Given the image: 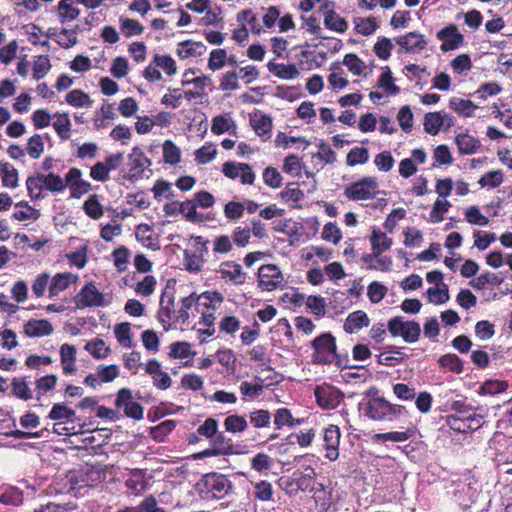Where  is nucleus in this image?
<instances>
[{
    "label": "nucleus",
    "instance_id": "nucleus-1",
    "mask_svg": "<svg viewBox=\"0 0 512 512\" xmlns=\"http://www.w3.org/2000/svg\"><path fill=\"white\" fill-rule=\"evenodd\" d=\"M404 411L405 408L403 406L391 404L383 397L370 399L366 407V415L377 421H393L401 416Z\"/></svg>",
    "mask_w": 512,
    "mask_h": 512
},
{
    "label": "nucleus",
    "instance_id": "nucleus-2",
    "mask_svg": "<svg viewBox=\"0 0 512 512\" xmlns=\"http://www.w3.org/2000/svg\"><path fill=\"white\" fill-rule=\"evenodd\" d=\"M387 328L392 336H401L407 343L417 342L421 334L418 322L405 320L402 316L391 318L387 323Z\"/></svg>",
    "mask_w": 512,
    "mask_h": 512
},
{
    "label": "nucleus",
    "instance_id": "nucleus-3",
    "mask_svg": "<svg viewBox=\"0 0 512 512\" xmlns=\"http://www.w3.org/2000/svg\"><path fill=\"white\" fill-rule=\"evenodd\" d=\"M314 349L313 360L316 363L328 364L336 360L335 338L327 333L315 338L312 341Z\"/></svg>",
    "mask_w": 512,
    "mask_h": 512
},
{
    "label": "nucleus",
    "instance_id": "nucleus-4",
    "mask_svg": "<svg viewBox=\"0 0 512 512\" xmlns=\"http://www.w3.org/2000/svg\"><path fill=\"white\" fill-rule=\"evenodd\" d=\"M378 183L373 177H364L345 188L344 195L353 201L373 199L377 193Z\"/></svg>",
    "mask_w": 512,
    "mask_h": 512
},
{
    "label": "nucleus",
    "instance_id": "nucleus-5",
    "mask_svg": "<svg viewBox=\"0 0 512 512\" xmlns=\"http://www.w3.org/2000/svg\"><path fill=\"white\" fill-rule=\"evenodd\" d=\"M73 302L77 309H85L87 307H103L108 305L104 295L96 288L93 282H88L77 293Z\"/></svg>",
    "mask_w": 512,
    "mask_h": 512
},
{
    "label": "nucleus",
    "instance_id": "nucleus-6",
    "mask_svg": "<svg viewBox=\"0 0 512 512\" xmlns=\"http://www.w3.org/2000/svg\"><path fill=\"white\" fill-rule=\"evenodd\" d=\"M314 394L318 405L327 410L338 407L344 398V394L339 389L327 384L317 386Z\"/></svg>",
    "mask_w": 512,
    "mask_h": 512
},
{
    "label": "nucleus",
    "instance_id": "nucleus-7",
    "mask_svg": "<svg viewBox=\"0 0 512 512\" xmlns=\"http://www.w3.org/2000/svg\"><path fill=\"white\" fill-rule=\"evenodd\" d=\"M202 485L214 498L221 499L232 489L231 481L224 475L210 473L204 476Z\"/></svg>",
    "mask_w": 512,
    "mask_h": 512
},
{
    "label": "nucleus",
    "instance_id": "nucleus-8",
    "mask_svg": "<svg viewBox=\"0 0 512 512\" xmlns=\"http://www.w3.org/2000/svg\"><path fill=\"white\" fill-rule=\"evenodd\" d=\"M283 275L276 265L267 264L259 268L258 287L263 291H273L280 287Z\"/></svg>",
    "mask_w": 512,
    "mask_h": 512
},
{
    "label": "nucleus",
    "instance_id": "nucleus-9",
    "mask_svg": "<svg viewBox=\"0 0 512 512\" xmlns=\"http://www.w3.org/2000/svg\"><path fill=\"white\" fill-rule=\"evenodd\" d=\"M115 404L117 407H124L126 416L136 420L143 418V407L132 401V394L128 388H122L118 391Z\"/></svg>",
    "mask_w": 512,
    "mask_h": 512
},
{
    "label": "nucleus",
    "instance_id": "nucleus-10",
    "mask_svg": "<svg viewBox=\"0 0 512 512\" xmlns=\"http://www.w3.org/2000/svg\"><path fill=\"white\" fill-rule=\"evenodd\" d=\"M437 38L443 43L441 50L447 52L459 47L463 42V35L458 32V28L451 24L437 33Z\"/></svg>",
    "mask_w": 512,
    "mask_h": 512
},
{
    "label": "nucleus",
    "instance_id": "nucleus-11",
    "mask_svg": "<svg viewBox=\"0 0 512 512\" xmlns=\"http://www.w3.org/2000/svg\"><path fill=\"white\" fill-rule=\"evenodd\" d=\"M340 436V429L336 425H329L324 431L326 457L331 461L336 460L339 456Z\"/></svg>",
    "mask_w": 512,
    "mask_h": 512
},
{
    "label": "nucleus",
    "instance_id": "nucleus-12",
    "mask_svg": "<svg viewBox=\"0 0 512 512\" xmlns=\"http://www.w3.org/2000/svg\"><path fill=\"white\" fill-rule=\"evenodd\" d=\"M53 332L51 323L46 319H30L24 325V333L28 337L48 336Z\"/></svg>",
    "mask_w": 512,
    "mask_h": 512
},
{
    "label": "nucleus",
    "instance_id": "nucleus-13",
    "mask_svg": "<svg viewBox=\"0 0 512 512\" xmlns=\"http://www.w3.org/2000/svg\"><path fill=\"white\" fill-rule=\"evenodd\" d=\"M395 42L406 52H414L415 50H423L427 42L424 36L417 32H410L404 36L395 38Z\"/></svg>",
    "mask_w": 512,
    "mask_h": 512
},
{
    "label": "nucleus",
    "instance_id": "nucleus-14",
    "mask_svg": "<svg viewBox=\"0 0 512 512\" xmlns=\"http://www.w3.org/2000/svg\"><path fill=\"white\" fill-rule=\"evenodd\" d=\"M130 161L131 177H141L144 169L151 166V161L148 159L140 148L134 147L128 156Z\"/></svg>",
    "mask_w": 512,
    "mask_h": 512
},
{
    "label": "nucleus",
    "instance_id": "nucleus-15",
    "mask_svg": "<svg viewBox=\"0 0 512 512\" xmlns=\"http://www.w3.org/2000/svg\"><path fill=\"white\" fill-rule=\"evenodd\" d=\"M219 273L222 278L229 279L236 285H241L245 281V273L241 265L232 261L223 262L220 265Z\"/></svg>",
    "mask_w": 512,
    "mask_h": 512
},
{
    "label": "nucleus",
    "instance_id": "nucleus-16",
    "mask_svg": "<svg viewBox=\"0 0 512 512\" xmlns=\"http://www.w3.org/2000/svg\"><path fill=\"white\" fill-rule=\"evenodd\" d=\"M368 325L369 318L367 314L362 310H357L347 316L344 323V330L347 333L352 334L359 331L363 327H367Z\"/></svg>",
    "mask_w": 512,
    "mask_h": 512
},
{
    "label": "nucleus",
    "instance_id": "nucleus-17",
    "mask_svg": "<svg viewBox=\"0 0 512 512\" xmlns=\"http://www.w3.org/2000/svg\"><path fill=\"white\" fill-rule=\"evenodd\" d=\"M214 453L219 455H232L237 454V446L232 443V440L226 437L222 432L217 433L211 439Z\"/></svg>",
    "mask_w": 512,
    "mask_h": 512
},
{
    "label": "nucleus",
    "instance_id": "nucleus-18",
    "mask_svg": "<svg viewBox=\"0 0 512 512\" xmlns=\"http://www.w3.org/2000/svg\"><path fill=\"white\" fill-rule=\"evenodd\" d=\"M77 279V275L69 272L56 274L49 286L50 296L58 295L61 291H64L70 283L76 282Z\"/></svg>",
    "mask_w": 512,
    "mask_h": 512
},
{
    "label": "nucleus",
    "instance_id": "nucleus-19",
    "mask_svg": "<svg viewBox=\"0 0 512 512\" xmlns=\"http://www.w3.org/2000/svg\"><path fill=\"white\" fill-rule=\"evenodd\" d=\"M206 51V46L202 42L187 40L178 44L177 55L180 58H189L201 56Z\"/></svg>",
    "mask_w": 512,
    "mask_h": 512
},
{
    "label": "nucleus",
    "instance_id": "nucleus-20",
    "mask_svg": "<svg viewBox=\"0 0 512 512\" xmlns=\"http://www.w3.org/2000/svg\"><path fill=\"white\" fill-rule=\"evenodd\" d=\"M408 356L397 346H388L386 351L378 355V363L385 366H393L401 363Z\"/></svg>",
    "mask_w": 512,
    "mask_h": 512
},
{
    "label": "nucleus",
    "instance_id": "nucleus-21",
    "mask_svg": "<svg viewBox=\"0 0 512 512\" xmlns=\"http://www.w3.org/2000/svg\"><path fill=\"white\" fill-rule=\"evenodd\" d=\"M267 68L272 74L285 80L295 79L300 74L295 65H285L270 61L267 64Z\"/></svg>",
    "mask_w": 512,
    "mask_h": 512
},
{
    "label": "nucleus",
    "instance_id": "nucleus-22",
    "mask_svg": "<svg viewBox=\"0 0 512 512\" xmlns=\"http://www.w3.org/2000/svg\"><path fill=\"white\" fill-rule=\"evenodd\" d=\"M372 250L376 256H380L381 253L390 249L392 245V239L387 237L384 232L379 229L373 228L372 235L370 237Z\"/></svg>",
    "mask_w": 512,
    "mask_h": 512
},
{
    "label": "nucleus",
    "instance_id": "nucleus-23",
    "mask_svg": "<svg viewBox=\"0 0 512 512\" xmlns=\"http://www.w3.org/2000/svg\"><path fill=\"white\" fill-rule=\"evenodd\" d=\"M324 25L328 29L339 33H344L348 28L347 21L334 10H328L324 13Z\"/></svg>",
    "mask_w": 512,
    "mask_h": 512
},
{
    "label": "nucleus",
    "instance_id": "nucleus-24",
    "mask_svg": "<svg viewBox=\"0 0 512 512\" xmlns=\"http://www.w3.org/2000/svg\"><path fill=\"white\" fill-rule=\"evenodd\" d=\"M0 176L5 187L16 188L18 186V171L12 164L1 162Z\"/></svg>",
    "mask_w": 512,
    "mask_h": 512
},
{
    "label": "nucleus",
    "instance_id": "nucleus-25",
    "mask_svg": "<svg viewBox=\"0 0 512 512\" xmlns=\"http://www.w3.org/2000/svg\"><path fill=\"white\" fill-rule=\"evenodd\" d=\"M26 187L32 200H39L45 197V195L42 193V190L45 188L42 173L29 176L26 180Z\"/></svg>",
    "mask_w": 512,
    "mask_h": 512
},
{
    "label": "nucleus",
    "instance_id": "nucleus-26",
    "mask_svg": "<svg viewBox=\"0 0 512 512\" xmlns=\"http://www.w3.org/2000/svg\"><path fill=\"white\" fill-rule=\"evenodd\" d=\"M449 107L463 117L472 116L477 106L470 100L453 97L450 99Z\"/></svg>",
    "mask_w": 512,
    "mask_h": 512
},
{
    "label": "nucleus",
    "instance_id": "nucleus-27",
    "mask_svg": "<svg viewBox=\"0 0 512 512\" xmlns=\"http://www.w3.org/2000/svg\"><path fill=\"white\" fill-rule=\"evenodd\" d=\"M443 125L445 117L440 112H430L424 117V130L431 135H436Z\"/></svg>",
    "mask_w": 512,
    "mask_h": 512
},
{
    "label": "nucleus",
    "instance_id": "nucleus-28",
    "mask_svg": "<svg viewBox=\"0 0 512 512\" xmlns=\"http://www.w3.org/2000/svg\"><path fill=\"white\" fill-rule=\"evenodd\" d=\"M224 427L227 432L230 433H241L248 427V422L244 416L241 415H229L224 420Z\"/></svg>",
    "mask_w": 512,
    "mask_h": 512
},
{
    "label": "nucleus",
    "instance_id": "nucleus-29",
    "mask_svg": "<svg viewBox=\"0 0 512 512\" xmlns=\"http://www.w3.org/2000/svg\"><path fill=\"white\" fill-rule=\"evenodd\" d=\"M456 144L461 154H473L479 147V141L468 134H460L456 137Z\"/></svg>",
    "mask_w": 512,
    "mask_h": 512
},
{
    "label": "nucleus",
    "instance_id": "nucleus-30",
    "mask_svg": "<svg viewBox=\"0 0 512 512\" xmlns=\"http://www.w3.org/2000/svg\"><path fill=\"white\" fill-rule=\"evenodd\" d=\"M56 120L53 122V127L62 140H68L70 138V127L71 122L68 114H57L55 115Z\"/></svg>",
    "mask_w": 512,
    "mask_h": 512
},
{
    "label": "nucleus",
    "instance_id": "nucleus-31",
    "mask_svg": "<svg viewBox=\"0 0 512 512\" xmlns=\"http://www.w3.org/2000/svg\"><path fill=\"white\" fill-rule=\"evenodd\" d=\"M354 23L357 33L362 34L364 36L371 35L378 28V23L376 22V19L374 17H358L355 18Z\"/></svg>",
    "mask_w": 512,
    "mask_h": 512
},
{
    "label": "nucleus",
    "instance_id": "nucleus-32",
    "mask_svg": "<svg viewBox=\"0 0 512 512\" xmlns=\"http://www.w3.org/2000/svg\"><path fill=\"white\" fill-rule=\"evenodd\" d=\"M251 124L258 135H264L271 131V118L265 114H255L251 118Z\"/></svg>",
    "mask_w": 512,
    "mask_h": 512
},
{
    "label": "nucleus",
    "instance_id": "nucleus-33",
    "mask_svg": "<svg viewBox=\"0 0 512 512\" xmlns=\"http://www.w3.org/2000/svg\"><path fill=\"white\" fill-rule=\"evenodd\" d=\"M85 350H87L96 359H103L110 353V348L105 345V342L102 339L89 341L85 345Z\"/></svg>",
    "mask_w": 512,
    "mask_h": 512
},
{
    "label": "nucleus",
    "instance_id": "nucleus-34",
    "mask_svg": "<svg viewBox=\"0 0 512 512\" xmlns=\"http://www.w3.org/2000/svg\"><path fill=\"white\" fill-rule=\"evenodd\" d=\"M83 209H84L85 213L93 219L101 218L104 213L103 207L97 199V195L90 196L84 202Z\"/></svg>",
    "mask_w": 512,
    "mask_h": 512
},
{
    "label": "nucleus",
    "instance_id": "nucleus-35",
    "mask_svg": "<svg viewBox=\"0 0 512 512\" xmlns=\"http://www.w3.org/2000/svg\"><path fill=\"white\" fill-rule=\"evenodd\" d=\"M164 161L169 164H177L181 159L180 149L170 140H166L163 144Z\"/></svg>",
    "mask_w": 512,
    "mask_h": 512
},
{
    "label": "nucleus",
    "instance_id": "nucleus-36",
    "mask_svg": "<svg viewBox=\"0 0 512 512\" xmlns=\"http://www.w3.org/2000/svg\"><path fill=\"white\" fill-rule=\"evenodd\" d=\"M439 364L452 372L460 374L463 372V363L456 354H446L439 358Z\"/></svg>",
    "mask_w": 512,
    "mask_h": 512
},
{
    "label": "nucleus",
    "instance_id": "nucleus-37",
    "mask_svg": "<svg viewBox=\"0 0 512 512\" xmlns=\"http://www.w3.org/2000/svg\"><path fill=\"white\" fill-rule=\"evenodd\" d=\"M114 333L117 338V341L126 348H130L132 346L131 341V331L130 324L127 322H123L117 324L114 328Z\"/></svg>",
    "mask_w": 512,
    "mask_h": 512
},
{
    "label": "nucleus",
    "instance_id": "nucleus-38",
    "mask_svg": "<svg viewBox=\"0 0 512 512\" xmlns=\"http://www.w3.org/2000/svg\"><path fill=\"white\" fill-rule=\"evenodd\" d=\"M66 101L75 107L91 106L92 100L81 90L75 89L70 91L66 96Z\"/></svg>",
    "mask_w": 512,
    "mask_h": 512
},
{
    "label": "nucleus",
    "instance_id": "nucleus-39",
    "mask_svg": "<svg viewBox=\"0 0 512 512\" xmlns=\"http://www.w3.org/2000/svg\"><path fill=\"white\" fill-rule=\"evenodd\" d=\"M180 214H182L188 221L196 223L202 220L201 214L196 210L194 200H186L180 203Z\"/></svg>",
    "mask_w": 512,
    "mask_h": 512
},
{
    "label": "nucleus",
    "instance_id": "nucleus-40",
    "mask_svg": "<svg viewBox=\"0 0 512 512\" xmlns=\"http://www.w3.org/2000/svg\"><path fill=\"white\" fill-rule=\"evenodd\" d=\"M120 23H121V27H120L121 32L126 37L140 35L144 30L143 26L137 20L128 19V18H125V19L120 18Z\"/></svg>",
    "mask_w": 512,
    "mask_h": 512
},
{
    "label": "nucleus",
    "instance_id": "nucleus-41",
    "mask_svg": "<svg viewBox=\"0 0 512 512\" xmlns=\"http://www.w3.org/2000/svg\"><path fill=\"white\" fill-rule=\"evenodd\" d=\"M44 151V143L41 135L35 134L28 139L27 152L33 159H38Z\"/></svg>",
    "mask_w": 512,
    "mask_h": 512
},
{
    "label": "nucleus",
    "instance_id": "nucleus-42",
    "mask_svg": "<svg viewBox=\"0 0 512 512\" xmlns=\"http://www.w3.org/2000/svg\"><path fill=\"white\" fill-rule=\"evenodd\" d=\"M43 183L45 185V189L51 191V192H60L64 190L65 183L63 179L54 173H49L47 175L42 174Z\"/></svg>",
    "mask_w": 512,
    "mask_h": 512
},
{
    "label": "nucleus",
    "instance_id": "nucleus-43",
    "mask_svg": "<svg viewBox=\"0 0 512 512\" xmlns=\"http://www.w3.org/2000/svg\"><path fill=\"white\" fill-rule=\"evenodd\" d=\"M369 160V152L366 148L355 147L347 155V164L355 166L366 163Z\"/></svg>",
    "mask_w": 512,
    "mask_h": 512
},
{
    "label": "nucleus",
    "instance_id": "nucleus-44",
    "mask_svg": "<svg viewBox=\"0 0 512 512\" xmlns=\"http://www.w3.org/2000/svg\"><path fill=\"white\" fill-rule=\"evenodd\" d=\"M501 283V280L497 275L494 273H484L481 274L477 279L470 282V285L477 289V290H483L486 285H499Z\"/></svg>",
    "mask_w": 512,
    "mask_h": 512
},
{
    "label": "nucleus",
    "instance_id": "nucleus-45",
    "mask_svg": "<svg viewBox=\"0 0 512 512\" xmlns=\"http://www.w3.org/2000/svg\"><path fill=\"white\" fill-rule=\"evenodd\" d=\"M50 68L51 64L49 58L44 55L38 56L33 65V77L36 80H40L47 74Z\"/></svg>",
    "mask_w": 512,
    "mask_h": 512
},
{
    "label": "nucleus",
    "instance_id": "nucleus-46",
    "mask_svg": "<svg viewBox=\"0 0 512 512\" xmlns=\"http://www.w3.org/2000/svg\"><path fill=\"white\" fill-rule=\"evenodd\" d=\"M392 48L393 44L389 38L379 37L374 45V52L380 59L386 60L390 57Z\"/></svg>",
    "mask_w": 512,
    "mask_h": 512
},
{
    "label": "nucleus",
    "instance_id": "nucleus-47",
    "mask_svg": "<svg viewBox=\"0 0 512 512\" xmlns=\"http://www.w3.org/2000/svg\"><path fill=\"white\" fill-rule=\"evenodd\" d=\"M245 204L236 201H230L224 206V215L229 220H238L243 216Z\"/></svg>",
    "mask_w": 512,
    "mask_h": 512
},
{
    "label": "nucleus",
    "instance_id": "nucleus-48",
    "mask_svg": "<svg viewBox=\"0 0 512 512\" xmlns=\"http://www.w3.org/2000/svg\"><path fill=\"white\" fill-rule=\"evenodd\" d=\"M251 229L238 226L233 230L231 241L238 247H245L249 243Z\"/></svg>",
    "mask_w": 512,
    "mask_h": 512
},
{
    "label": "nucleus",
    "instance_id": "nucleus-49",
    "mask_svg": "<svg viewBox=\"0 0 512 512\" xmlns=\"http://www.w3.org/2000/svg\"><path fill=\"white\" fill-rule=\"evenodd\" d=\"M0 502L6 505L18 506L23 502V493L17 488H9L0 496Z\"/></svg>",
    "mask_w": 512,
    "mask_h": 512
},
{
    "label": "nucleus",
    "instance_id": "nucleus-50",
    "mask_svg": "<svg viewBox=\"0 0 512 512\" xmlns=\"http://www.w3.org/2000/svg\"><path fill=\"white\" fill-rule=\"evenodd\" d=\"M61 22L74 20L79 15V10L70 4V0H61L58 4Z\"/></svg>",
    "mask_w": 512,
    "mask_h": 512
},
{
    "label": "nucleus",
    "instance_id": "nucleus-51",
    "mask_svg": "<svg viewBox=\"0 0 512 512\" xmlns=\"http://www.w3.org/2000/svg\"><path fill=\"white\" fill-rule=\"evenodd\" d=\"M74 416H75V411L68 408L64 404H55L49 413V418L51 420H61V419L72 420V418Z\"/></svg>",
    "mask_w": 512,
    "mask_h": 512
},
{
    "label": "nucleus",
    "instance_id": "nucleus-52",
    "mask_svg": "<svg viewBox=\"0 0 512 512\" xmlns=\"http://www.w3.org/2000/svg\"><path fill=\"white\" fill-rule=\"evenodd\" d=\"M217 150L212 144H206L196 150L195 159L199 164H206L216 156Z\"/></svg>",
    "mask_w": 512,
    "mask_h": 512
},
{
    "label": "nucleus",
    "instance_id": "nucleus-53",
    "mask_svg": "<svg viewBox=\"0 0 512 512\" xmlns=\"http://www.w3.org/2000/svg\"><path fill=\"white\" fill-rule=\"evenodd\" d=\"M156 286V279L152 275L145 276L144 279L137 283L135 287V292L142 296L148 297L150 296Z\"/></svg>",
    "mask_w": 512,
    "mask_h": 512
},
{
    "label": "nucleus",
    "instance_id": "nucleus-54",
    "mask_svg": "<svg viewBox=\"0 0 512 512\" xmlns=\"http://www.w3.org/2000/svg\"><path fill=\"white\" fill-rule=\"evenodd\" d=\"M112 256L114 259V265L118 271H124L129 262L130 251L126 247L121 246L113 251Z\"/></svg>",
    "mask_w": 512,
    "mask_h": 512
},
{
    "label": "nucleus",
    "instance_id": "nucleus-55",
    "mask_svg": "<svg viewBox=\"0 0 512 512\" xmlns=\"http://www.w3.org/2000/svg\"><path fill=\"white\" fill-rule=\"evenodd\" d=\"M153 62L157 67L162 68L168 75H173L176 73L177 67L174 59L168 55H158L154 56Z\"/></svg>",
    "mask_w": 512,
    "mask_h": 512
},
{
    "label": "nucleus",
    "instance_id": "nucleus-56",
    "mask_svg": "<svg viewBox=\"0 0 512 512\" xmlns=\"http://www.w3.org/2000/svg\"><path fill=\"white\" fill-rule=\"evenodd\" d=\"M233 249L231 238L227 235L217 236L213 240V252L218 254H227Z\"/></svg>",
    "mask_w": 512,
    "mask_h": 512
},
{
    "label": "nucleus",
    "instance_id": "nucleus-57",
    "mask_svg": "<svg viewBox=\"0 0 512 512\" xmlns=\"http://www.w3.org/2000/svg\"><path fill=\"white\" fill-rule=\"evenodd\" d=\"M12 391L15 396L23 400H29L32 398L31 390L29 389L27 383L23 379H13L12 381Z\"/></svg>",
    "mask_w": 512,
    "mask_h": 512
},
{
    "label": "nucleus",
    "instance_id": "nucleus-58",
    "mask_svg": "<svg viewBox=\"0 0 512 512\" xmlns=\"http://www.w3.org/2000/svg\"><path fill=\"white\" fill-rule=\"evenodd\" d=\"M263 181L271 188H279L282 185V176L273 167H267L263 172Z\"/></svg>",
    "mask_w": 512,
    "mask_h": 512
},
{
    "label": "nucleus",
    "instance_id": "nucleus-59",
    "mask_svg": "<svg viewBox=\"0 0 512 512\" xmlns=\"http://www.w3.org/2000/svg\"><path fill=\"white\" fill-rule=\"evenodd\" d=\"M387 287L374 281L368 286V297L372 303H379L386 295Z\"/></svg>",
    "mask_w": 512,
    "mask_h": 512
},
{
    "label": "nucleus",
    "instance_id": "nucleus-60",
    "mask_svg": "<svg viewBox=\"0 0 512 512\" xmlns=\"http://www.w3.org/2000/svg\"><path fill=\"white\" fill-rule=\"evenodd\" d=\"M270 420V413L267 410L260 409L250 413V422L256 428L269 426Z\"/></svg>",
    "mask_w": 512,
    "mask_h": 512
},
{
    "label": "nucleus",
    "instance_id": "nucleus-61",
    "mask_svg": "<svg viewBox=\"0 0 512 512\" xmlns=\"http://www.w3.org/2000/svg\"><path fill=\"white\" fill-rule=\"evenodd\" d=\"M465 218L470 224L474 225L486 226L489 223V219L481 214L476 206H472L466 210Z\"/></svg>",
    "mask_w": 512,
    "mask_h": 512
},
{
    "label": "nucleus",
    "instance_id": "nucleus-62",
    "mask_svg": "<svg viewBox=\"0 0 512 512\" xmlns=\"http://www.w3.org/2000/svg\"><path fill=\"white\" fill-rule=\"evenodd\" d=\"M451 207L450 202L448 201H441L437 200L434 205L433 209L430 213V221L433 223H439L443 221V214L448 211V209Z\"/></svg>",
    "mask_w": 512,
    "mask_h": 512
},
{
    "label": "nucleus",
    "instance_id": "nucleus-63",
    "mask_svg": "<svg viewBox=\"0 0 512 512\" xmlns=\"http://www.w3.org/2000/svg\"><path fill=\"white\" fill-rule=\"evenodd\" d=\"M342 238L341 230L335 223H327L322 231V239L337 244Z\"/></svg>",
    "mask_w": 512,
    "mask_h": 512
},
{
    "label": "nucleus",
    "instance_id": "nucleus-64",
    "mask_svg": "<svg viewBox=\"0 0 512 512\" xmlns=\"http://www.w3.org/2000/svg\"><path fill=\"white\" fill-rule=\"evenodd\" d=\"M394 162V158L389 151H383L379 153L374 159V163L378 169L385 172H388L392 169Z\"/></svg>",
    "mask_w": 512,
    "mask_h": 512
}]
</instances>
